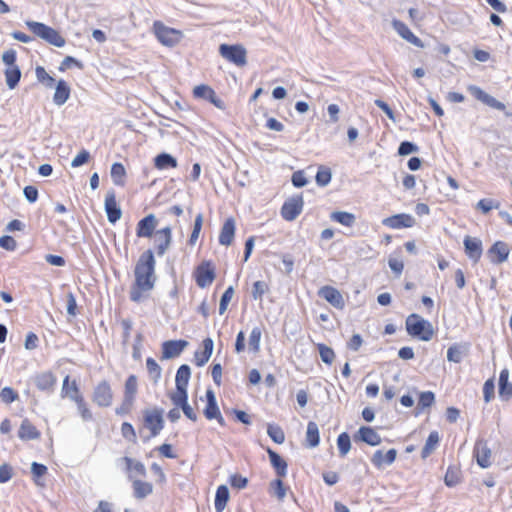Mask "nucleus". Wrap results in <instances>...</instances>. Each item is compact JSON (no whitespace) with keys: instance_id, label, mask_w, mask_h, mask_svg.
<instances>
[{"instance_id":"51","label":"nucleus","mask_w":512,"mask_h":512,"mask_svg":"<svg viewBox=\"0 0 512 512\" xmlns=\"http://www.w3.org/2000/svg\"><path fill=\"white\" fill-rule=\"evenodd\" d=\"M444 482L448 487H454L460 482L459 471L454 467H448Z\"/></svg>"},{"instance_id":"38","label":"nucleus","mask_w":512,"mask_h":512,"mask_svg":"<svg viewBox=\"0 0 512 512\" xmlns=\"http://www.w3.org/2000/svg\"><path fill=\"white\" fill-rule=\"evenodd\" d=\"M440 437L437 431H432L422 449L421 456L423 459L427 458L437 447L439 444Z\"/></svg>"},{"instance_id":"19","label":"nucleus","mask_w":512,"mask_h":512,"mask_svg":"<svg viewBox=\"0 0 512 512\" xmlns=\"http://www.w3.org/2000/svg\"><path fill=\"white\" fill-rule=\"evenodd\" d=\"M354 439L356 441H363L370 446H377L382 442L380 435L373 428L368 426L360 427L357 434L354 435Z\"/></svg>"},{"instance_id":"6","label":"nucleus","mask_w":512,"mask_h":512,"mask_svg":"<svg viewBox=\"0 0 512 512\" xmlns=\"http://www.w3.org/2000/svg\"><path fill=\"white\" fill-rule=\"evenodd\" d=\"M303 205L304 201L301 195L287 199L281 208L282 217L287 221L295 220L302 212Z\"/></svg>"},{"instance_id":"55","label":"nucleus","mask_w":512,"mask_h":512,"mask_svg":"<svg viewBox=\"0 0 512 512\" xmlns=\"http://www.w3.org/2000/svg\"><path fill=\"white\" fill-rule=\"evenodd\" d=\"M418 151H419V147L410 141H403L400 143V145L398 147V154L400 156H407L409 154L416 153Z\"/></svg>"},{"instance_id":"22","label":"nucleus","mask_w":512,"mask_h":512,"mask_svg":"<svg viewBox=\"0 0 512 512\" xmlns=\"http://www.w3.org/2000/svg\"><path fill=\"white\" fill-rule=\"evenodd\" d=\"M172 240L171 228L165 227L156 231L155 242L157 243V254L162 256L168 250Z\"/></svg>"},{"instance_id":"26","label":"nucleus","mask_w":512,"mask_h":512,"mask_svg":"<svg viewBox=\"0 0 512 512\" xmlns=\"http://www.w3.org/2000/svg\"><path fill=\"white\" fill-rule=\"evenodd\" d=\"M267 453L270 458V462L272 467L275 469V472L278 477L282 478L287 475V462L281 458V456L273 451L272 449L268 448Z\"/></svg>"},{"instance_id":"18","label":"nucleus","mask_w":512,"mask_h":512,"mask_svg":"<svg viewBox=\"0 0 512 512\" xmlns=\"http://www.w3.org/2000/svg\"><path fill=\"white\" fill-rule=\"evenodd\" d=\"M383 224L393 229H399L402 227H412L415 224V219L409 214H397L391 217H387L383 220Z\"/></svg>"},{"instance_id":"4","label":"nucleus","mask_w":512,"mask_h":512,"mask_svg":"<svg viewBox=\"0 0 512 512\" xmlns=\"http://www.w3.org/2000/svg\"><path fill=\"white\" fill-rule=\"evenodd\" d=\"M219 53L223 58L236 66L242 67L247 63V52L241 45L221 44L219 47Z\"/></svg>"},{"instance_id":"8","label":"nucleus","mask_w":512,"mask_h":512,"mask_svg":"<svg viewBox=\"0 0 512 512\" xmlns=\"http://www.w3.org/2000/svg\"><path fill=\"white\" fill-rule=\"evenodd\" d=\"M196 283L200 288H206L215 279V269L210 261H203L195 271Z\"/></svg>"},{"instance_id":"39","label":"nucleus","mask_w":512,"mask_h":512,"mask_svg":"<svg viewBox=\"0 0 512 512\" xmlns=\"http://www.w3.org/2000/svg\"><path fill=\"white\" fill-rule=\"evenodd\" d=\"M5 80L9 89H14L20 79H21V71L18 66L8 67L5 72Z\"/></svg>"},{"instance_id":"54","label":"nucleus","mask_w":512,"mask_h":512,"mask_svg":"<svg viewBox=\"0 0 512 512\" xmlns=\"http://www.w3.org/2000/svg\"><path fill=\"white\" fill-rule=\"evenodd\" d=\"M268 285L264 281H256L252 288V297L255 300H261L263 295L268 291Z\"/></svg>"},{"instance_id":"13","label":"nucleus","mask_w":512,"mask_h":512,"mask_svg":"<svg viewBox=\"0 0 512 512\" xmlns=\"http://www.w3.org/2000/svg\"><path fill=\"white\" fill-rule=\"evenodd\" d=\"M474 455L477 464L482 468H488L491 465V449L488 447L487 442L478 440L474 446Z\"/></svg>"},{"instance_id":"3","label":"nucleus","mask_w":512,"mask_h":512,"mask_svg":"<svg viewBox=\"0 0 512 512\" xmlns=\"http://www.w3.org/2000/svg\"><path fill=\"white\" fill-rule=\"evenodd\" d=\"M28 29L37 37L41 38L50 45L63 47L65 39L54 28L37 21L28 20L25 22Z\"/></svg>"},{"instance_id":"44","label":"nucleus","mask_w":512,"mask_h":512,"mask_svg":"<svg viewBox=\"0 0 512 512\" xmlns=\"http://www.w3.org/2000/svg\"><path fill=\"white\" fill-rule=\"evenodd\" d=\"M267 434L277 444H282L285 441L284 431L279 425L268 424Z\"/></svg>"},{"instance_id":"1","label":"nucleus","mask_w":512,"mask_h":512,"mask_svg":"<svg viewBox=\"0 0 512 512\" xmlns=\"http://www.w3.org/2000/svg\"><path fill=\"white\" fill-rule=\"evenodd\" d=\"M134 275L135 282L130 290V299L133 302H140L143 293L152 290L156 282L155 258L150 249L140 255L134 269Z\"/></svg>"},{"instance_id":"27","label":"nucleus","mask_w":512,"mask_h":512,"mask_svg":"<svg viewBox=\"0 0 512 512\" xmlns=\"http://www.w3.org/2000/svg\"><path fill=\"white\" fill-rule=\"evenodd\" d=\"M18 436L22 440H34L40 437V432L28 419H24L18 430Z\"/></svg>"},{"instance_id":"48","label":"nucleus","mask_w":512,"mask_h":512,"mask_svg":"<svg viewBox=\"0 0 512 512\" xmlns=\"http://www.w3.org/2000/svg\"><path fill=\"white\" fill-rule=\"evenodd\" d=\"M187 387L176 386V392L172 394L171 400L174 405L180 407L187 403Z\"/></svg>"},{"instance_id":"11","label":"nucleus","mask_w":512,"mask_h":512,"mask_svg":"<svg viewBox=\"0 0 512 512\" xmlns=\"http://www.w3.org/2000/svg\"><path fill=\"white\" fill-rule=\"evenodd\" d=\"M468 91L472 96H474L477 100L481 101L485 105L497 109V110H505V104L495 99L493 96L486 93L480 87L475 85H470L468 87Z\"/></svg>"},{"instance_id":"59","label":"nucleus","mask_w":512,"mask_h":512,"mask_svg":"<svg viewBox=\"0 0 512 512\" xmlns=\"http://www.w3.org/2000/svg\"><path fill=\"white\" fill-rule=\"evenodd\" d=\"M0 398L4 403L10 404L18 399V394L10 387H4L0 392Z\"/></svg>"},{"instance_id":"21","label":"nucleus","mask_w":512,"mask_h":512,"mask_svg":"<svg viewBox=\"0 0 512 512\" xmlns=\"http://www.w3.org/2000/svg\"><path fill=\"white\" fill-rule=\"evenodd\" d=\"M56 381V376L50 371L39 373L34 377L36 387L45 392L53 391Z\"/></svg>"},{"instance_id":"47","label":"nucleus","mask_w":512,"mask_h":512,"mask_svg":"<svg viewBox=\"0 0 512 512\" xmlns=\"http://www.w3.org/2000/svg\"><path fill=\"white\" fill-rule=\"evenodd\" d=\"M146 368L150 377L153 379L155 383H157L161 377L162 372V369L159 366V364L153 358H148L146 360Z\"/></svg>"},{"instance_id":"57","label":"nucleus","mask_w":512,"mask_h":512,"mask_svg":"<svg viewBox=\"0 0 512 512\" xmlns=\"http://www.w3.org/2000/svg\"><path fill=\"white\" fill-rule=\"evenodd\" d=\"M193 95L208 100L209 96H213V89L207 85H198L194 88Z\"/></svg>"},{"instance_id":"30","label":"nucleus","mask_w":512,"mask_h":512,"mask_svg":"<svg viewBox=\"0 0 512 512\" xmlns=\"http://www.w3.org/2000/svg\"><path fill=\"white\" fill-rule=\"evenodd\" d=\"M69 375H67L63 380L62 385V397H68L74 402L77 401L79 398H82L83 396L79 392L78 385L76 381H72L71 384H69Z\"/></svg>"},{"instance_id":"53","label":"nucleus","mask_w":512,"mask_h":512,"mask_svg":"<svg viewBox=\"0 0 512 512\" xmlns=\"http://www.w3.org/2000/svg\"><path fill=\"white\" fill-rule=\"evenodd\" d=\"M435 402V395L431 391L421 392L418 400V408L425 409L431 407Z\"/></svg>"},{"instance_id":"17","label":"nucleus","mask_w":512,"mask_h":512,"mask_svg":"<svg viewBox=\"0 0 512 512\" xmlns=\"http://www.w3.org/2000/svg\"><path fill=\"white\" fill-rule=\"evenodd\" d=\"M158 221L154 214H149L141 219L137 224V236L150 238L153 235Z\"/></svg>"},{"instance_id":"46","label":"nucleus","mask_w":512,"mask_h":512,"mask_svg":"<svg viewBox=\"0 0 512 512\" xmlns=\"http://www.w3.org/2000/svg\"><path fill=\"white\" fill-rule=\"evenodd\" d=\"M35 73H36L37 80L40 83H42L45 87H47V88L53 87V85L55 83V79L52 76H50L43 67L37 66L35 69Z\"/></svg>"},{"instance_id":"60","label":"nucleus","mask_w":512,"mask_h":512,"mask_svg":"<svg viewBox=\"0 0 512 512\" xmlns=\"http://www.w3.org/2000/svg\"><path fill=\"white\" fill-rule=\"evenodd\" d=\"M499 203L495 202L493 199H481L477 205L476 208L481 210L483 213H488L493 208H498Z\"/></svg>"},{"instance_id":"64","label":"nucleus","mask_w":512,"mask_h":512,"mask_svg":"<svg viewBox=\"0 0 512 512\" xmlns=\"http://www.w3.org/2000/svg\"><path fill=\"white\" fill-rule=\"evenodd\" d=\"M494 390H495V386H494L493 380L492 379L487 380L483 386V396H484V401L486 403L490 402L491 399L494 397Z\"/></svg>"},{"instance_id":"52","label":"nucleus","mask_w":512,"mask_h":512,"mask_svg":"<svg viewBox=\"0 0 512 512\" xmlns=\"http://www.w3.org/2000/svg\"><path fill=\"white\" fill-rule=\"evenodd\" d=\"M318 350L321 360L326 364H332L335 359V353L332 348L325 344H318Z\"/></svg>"},{"instance_id":"63","label":"nucleus","mask_w":512,"mask_h":512,"mask_svg":"<svg viewBox=\"0 0 512 512\" xmlns=\"http://www.w3.org/2000/svg\"><path fill=\"white\" fill-rule=\"evenodd\" d=\"M272 488L274 489L275 496L282 501L286 496V489L284 487L283 481L279 478L274 480L271 483Z\"/></svg>"},{"instance_id":"50","label":"nucleus","mask_w":512,"mask_h":512,"mask_svg":"<svg viewBox=\"0 0 512 512\" xmlns=\"http://www.w3.org/2000/svg\"><path fill=\"white\" fill-rule=\"evenodd\" d=\"M234 288L233 286H229L225 292L222 294L220 303H219V313L222 315L226 312L229 302L234 296Z\"/></svg>"},{"instance_id":"2","label":"nucleus","mask_w":512,"mask_h":512,"mask_svg":"<svg viewBox=\"0 0 512 512\" xmlns=\"http://www.w3.org/2000/svg\"><path fill=\"white\" fill-rule=\"evenodd\" d=\"M405 324L408 334L412 337L422 341H430L434 336L432 324L418 314L413 313L409 315Z\"/></svg>"},{"instance_id":"56","label":"nucleus","mask_w":512,"mask_h":512,"mask_svg":"<svg viewBox=\"0 0 512 512\" xmlns=\"http://www.w3.org/2000/svg\"><path fill=\"white\" fill-rule=\"evenodd\" d=\"M77 404L78 411L84 421H89L92 419V413L89 410L84 398H79L77 401H75Z\"/></svg>"},{"instance_id":"23","label":"nucleus","mask_w":512,"mask_h":512,"mask_svg":"<svg viewBox=\"0 0 512 512\" xmlns=\"http://www.w3.org/2000/svg\"><path fill=\"white\" fill-rule=\"evenodd\" d=\"M202 347L203 349L201 351H195L194 353L195 364L198 367L204 366L209 361L214 348L213 340L211 338H205L202 341Z\"/></svg>"},{"instance_id":"62","label":"nucleus","mask_w":512,"mask_h":512,"mask_svg":"<svg viewBox=\"0 0 512 512\" xmlns=\"http://www.w3.org/2000/svg\"><path fill=\"white\" fill-rule=\"evenodd\" d=\"M124 460H125V462L127 464V468L129 470L135 471L137 474L142 475V476L145 475L146 469L141 462H137V461L135 462L129 457H125Z\"/></svg>"},{"instance_id":"29","label":"nucleus","mask_w":512,"mask_h":512,"mask_svg":"<svg viewBox=\"0 0 512 512\" xmlns=\"http://www.w3.org/2000/svg\"><path fill=\"white\" fill-rule=\"evenodd\" d=\"M207 405L204 409V415L207 419L211 420L219 416L220 410L218 408L215 393L213 390L208 389L206 391Z\"/></svg>"},{"instance_id":"37","label":"nucleus","mask_w":512,"mask_h":512,"mask_svg":"<svg viewBox=\"0 0 512 512\" xmlns=\"http://www.w3.org/2000/svg\"><path fill=\"white\" fill-rule=\"evenodd\" d=\"M133 490H134V496L137 499H143L152 493L153 486L149 482L135 480V481H133Z\"/></svg>"},{"instance_id":"61","label":"nucleus","mask_w":512,"mask_h":512,"mask_svg":"<svg viewBox=\"0 0 512 512\" xmlns=\"http://www.w3.org/2000/svg\"><path fill=\"white\" fill-rule=\"evenodd\" d=\"M89 159L90 153L87 150L83 149L74 157V159L71 162V166L74 168L82 166L86 164L89 161Z\"/></svg>"},{"instance_id":"36","label":"nucleus","mask_w":512,"mask_h":512,"mask_svg":"<svg viewBox=\"0 0 512 512\" xmlns=\"http://www.w3.org/2000/svg\"><path fill=\"white\" fill-rule=\"evenodd\" d=\"M154 164L155 167L160 170L167 168H176L177 160L172 155L163 152L155 157Z\"/></svg>"},{"instance_id":"35","label":"nucleus","mask_w":512,"mask_h":512,"mask_svg":"<svg viewBox=\"0 0 512 512\" xmlns=\"http://www.w3.org/2000/svg\"><path fill=\"white\" fill-rule=\"evenodd\" d=\"M306 442H307V446L310 448H314L319 445V442H320L319 428H318V425L313 421H310L307 424Z\"/></svg>"},{"instance_id":"45","label":"nucleus","mask_w":512,"mask_h":512,"mask_svg":"<svg viewBox=\"0 0 512 512\" xmlns=\"http://www.w3.org/2000/svg\"><path fill=\"white\" fill-rule=\"evenodd\" d=\"M337 447H338L339 454L341 457H344L347 455V453L351 449V441H350V436L348 435V433L343 432L338 436Z\"/></svg>"},{"instance_id":"40","label":"nucleus","mask_w":512,"mask_h":512,"mask_svg":"<svg viewBox=\"0 0 512 512\" xmlns=\"http://www.w3.org/2000/svg\"><path fill=\"white\" fill-rule=\"evenodd\" d=\"M126 170L121 163H114L111 167V178L117 186H123L125 183Z\"/></svg>"},{"instance_id":"49","label":"nucleus","mask_w":512,"mask_h":512,"mask_svg":"<svg viewBox=\"0 0 512 512\" xmlns=\"http://www.w3.org/2000/svg\"><path fill=\"white\" fill-rule=\"evenodd\" d=\"M331 177V170L327 167L321 166L316 174L315 180L319 186L324 187L330 183Z\"/></svg>"},{"instance_id":"5","label":"nucleus","mask_w":512,"mask_h":512,"mask_svg":"<svg viewBox=\"0 0 512 512\" xmlns=\"http://www.w3.org/2000/svg\"><path fill=\"white\" fill-rule=\"evenodd\" d=\"M155 35L159 42L168 47H173L178 44L182 38V33L179 30L169 28L160 22L154 23Z\"/></svg>"},{"instance_id":"15","label":"nucleus","mask_w":512,"mask_h":512,"mask_svg":"<svg viewBox=\"0 0 512 512\" xmlns=\"http://www.w3.org/2000/svg\"><path fill=\"white\" fill-rule=\"evenodd\" d=\"M105 211L108 221L112 224L116 223L122 216L121 208L118 206L113 191L108 192L105 197Z\"/></svg>"},{"instance_id":"10","label":"nucleus","mask_w":512,"mask_h":512,"mask_svg":"<svg viewBox=\"0 0 512 512\" xmlns=\"http://www.w3.org/2000/svg\"><path fill=\"white\" fill-rule=\"evenodd\" d=\"M186 340H168L162 343V360L176 358L181 355L188 346Z\"/></svg>"},{"instance_id":"41","label":"nucleus","mask_w":512,"mask_h":512,"mask_svg":"<svg viewBox=\"0 0 512 512\" xmlns=\"http://www.w3.org/2000/svg\"><path fill=\"white\" fill-rule=\"evenodd\" d=\"M191 376V369L187 364L181 365L176 373V386L187 387Z\"/></svg>"},{"instance_id":"14","label":"nucleus","mask_w":512,"mask_h":512,"mask_svg":"<svg viewBox=\"0 0 512 512\" xmlns=\"http://www.w3.org/2000/svg\"><path fill=\"white\" fill-rule=\"evenodd\" d=\"M466 255L475 263L482 255V241L475 237L466 236L463 241Z\"/></svg>"},{"instance_id":"9","label":"nucleus","mask_w":512,"mask_h":512,"mask_svg":"<svg viewBox=\"0 0 512 512\" xmlns=\"http://www.w3.org/2000/svg\"><path fill=\"white\" fill-rule=\"evenodd\" d=\"M144 423L150 430L151 437L157 436L164 427L162 411L158 409L144 411Z\"/></svg>"},{"instance_id":"28","label":"nucleus","mask_w":512,"mask_h":512,"mask_svg":"<svg viewBox=\"0 0 512 512\" xmlns=\"http://www.w3.org/2000/svg\"><path fill=\"white\" fill-rule=\"evenodd\" d=\"M70 96V87L64 80H59L57 82L55 93L53 96V101L56 105L61 106L69 99Z\"/></svg>"},{"instance_id":"20","label":"nucleus","mask_w":512,"mask_h":512,"mask_svg":"<svg viewBox=\"0 0 512 512\" xmlns=\"http://www.w3.org/2000/svg\"><path fill=\"white\" fill-rule=\"evenodd\" d=\"M396 456L397 450L394 448L388 450L386 453H384L382 450H377L373 454L371 462L376 468L382 469L386 465H391L395 461Z\"/></svg>"},{"instance_id":"32","label":"nucleus","mask_w":512,"mask_h":512,"mask_svg":"<svg viewBox=\"0 0 512 512\" xmlns=\"http://www.w3.org/2000/svg\"><path fill=\"white\" fill-rule=\"evenodd\" d=\"M230 498L229 489L226 485H220L216 490L215 509L216 512H223Z\"/></svg>"},{"instance_id":"16","label":"nucleus","mask_w":512,"mask_h":512,"mask_svg":"<svg viewBox=\"0 0 512 512\" xmlns=\"http://www.w3.org/2000/svg\"><path fill=\"white\" fill-rule=\"evenodd\" d=\"M392 26L394 30L407 42L415 45L416 47L422 48L424 46L421 39L414 35V33L402 21L395 19L392 21Z\"/></svg>"},{"instance_id":"58","label":"nucleus","mask_w":512,"mask_h":512,"mask_svg":"<svg viewBox=\"0 0 512 512\" xmlns=\"http://www.w3.org/2000/svg\"><path fill=\"white\" fill-rule=\"evenodd\" d=\"M121 434L125 439H127L133 443H136V440H137L136 433H135L133 426L130 423L124 422L122 424Z\"/></svg>"},{"instance_id":"24","label":"nucleus","mask_w":512,"mask_h":512,"mask_svg":"<svg viewBox=\"0 0 512 512\" xmlns=\"http://www.w3.org/2000/svg\"><path fill=\"white\" fill-rule=\"evenodd\" d=\"M488 254L491 256V261L493 263L500 264L507 260L509 249L506 243L497 241L490 247Z\"/></svg>"},{"instance_id":"43","label":"nucleus","mask_w":512,"mask_h":512,"mask_svg":"<svg viewBox=\"0 0 512 512\" xmlns=\"http://www.w3.org/2000/svg\"><path fill=\"white\" fill-rule=\"evenodd\" d=\"M261 335L262 331L259 327H254L252 329L248 340V347L253 353H257L260 350Z\"/></svg>"},{"instance_id":"31","label":"nucleus","mask_w":512,"mask_h":512,"mask_svg":"<svg viewBox=\"0 0 512 512\" xmlns=\"http://www.w3.org/2000/svg\"><path fill=\"white\" fill-rule=\"evenodd\" d=\"M499 394L502 398L509 399L512 397V383L509 382V371L503 369L499 376Z\"/></svg>"},{"instance_id":"12","label":"nucleus","mask_w":512,"mask_h":512,"mask_svg":"<svg viewBox=\"0 0 512 512\" xmlns=\"http://www.w3.org/2000/svg\"><path fill=\"white\" fill-rule=\"evenodd\" d=\"M318 294L337 309H343L345 306L342 294L334 287L324 286L319 290Z\"/></svg>"},{"instance_id":"33","label":"nucleus","mask_w":512,"mask_h":512,"mask_svg":"<svg viewBox=\"0 0 512 512\" xmlns=\"http://www.w3.org/2000/svg\"><path fill=\"white\" fill-rule=\"evenodd\" d=\"M468 346L462 344H454L448 348L447 359L450 362L460 363L463 356L467 353Z\"/></svg>"},{"instance_id":"34","label":"nucleus","mask_w":512,"mask_h":512,"mask_svg":"<svg viewBox=\"0 0 512 512\" xmlns=\"http://www.w3.org/2000/svg\"><path fill=\"white\" fill-rule=\"evenodd\" d=\"M330 219L346 227H352L356 222V216L353 213L345 211L332 212L330 215Z\"/></svg>"},{"instance_id":"25","label":"nucleus","mask_w":512,"mask_h":512,"mask_svg":"<svg viewBox=\"0 0 512 512\" xmlns=\"http://www.w3.org/2000/svg\"><path fill=\"white\" fill-rule=\"evenodd\" d=\"M235 235V220L233 218H228L222 228L219 235V243L224 246H229L232 244Z\"/></svg>"},{"instance_id":"7","label":"nucleus","mask_w":512,"mask_h":512,"mask_svg":"<svg viewBox=\"0 0 512 512\" xmlns=\"http://www.w3.org/2000/svg\"><path fill=\"white\" fill-rule=\"evenodd\" d=\"M92 400L99 407L111 406L113 401V392L110 384L107 381H101L94 388Z\"/></svg>"},{"instance_id":"42","label":"nucleus","mask_w":512,"mask_h":512,"mask_svg":"<svg viewBox=\"0 0 512 512\" xmlns=\"http://www.w3.org/2000/svg\"><path fill=\"white\" fill-rule=\"evenodd\" d=\"M137 388V377L135 375H130L125 382L124 398L134 401Z\"/></svg>"}]
</instances>
